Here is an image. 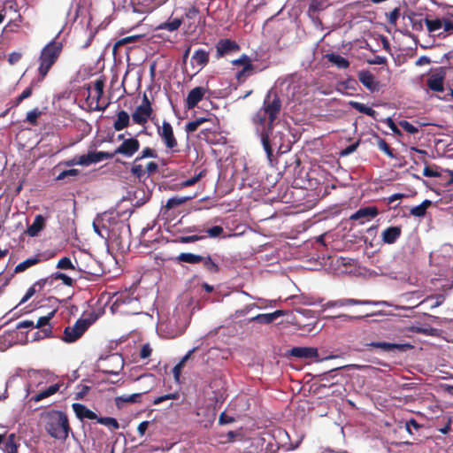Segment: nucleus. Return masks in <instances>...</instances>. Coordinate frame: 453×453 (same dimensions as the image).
Segmentation results:
<instances>
[{
    "instance_id": "1",
    "label": "nucleus",
    "mask_w": 453,
    "mask_h": 453,
    "mask_svg": "<svg viewBox=\"0 0 453 453\" xmlns=\"http://www.w3.org/2000/svg\"><path fill=\"white\" fill-rule=\"evenodd\" d=\"M280 107L281 103L280 98L274 92L270 90L264 100L263 106L257 111L253 118L256 133L260 137L263 149L270 163L273 161V148L270 134L273 130V123L277 118Z\"/></svg>"
},
{
    "instance_id": "2",
    "label": "nucleus",
    "mask_w": 453,
    "mask_h": 453,
    "mask_svg": "<svg viewBox=\"0 0 453 453\" xmlns=\"http://www.w3.org/2000/svg\"><path fill=\"white\" fill-rule=\"evenodd\" d=\"M44 422L45 430L52 438L61 441L67 439L71 427L67 415L64 411H49L45 415Z\"/></svg>"
},
{
    "instance_id": "3",
    "label": "nucleus",
    "mask_w": 453,
    "mask_h": 453,
    "mask_svg": "<svg viewBox=\"0 0 453 453\" xmlns=\"http://www.w3.org/2000/svg\"><path fill=\"white\" fill-rule=\"evenodd\" d=\"M63 49L61 42L53 40L43 47L39 58L40 65L38 68L42 80L47 75L51 66L58 58Z\"/></svg>"
},
{
    "instance_id": "4",
    "label": "nucleus",
    "mask_w": 453,
    "mask_h": 453,
    "mask_svg": "<svg viewBox=\"0 0 453 453\" xmlns=\"http://www.w3.org/2000/svg\"><path fill=\"white\" fill-rule=\"evenodd\" d=\"M351 305H384L391 306L388 301H372V300H359L355 298H341L337 300H330L321 305L322 311L331 308H341Z\"/></svg>"
},
{
    "instance_id": "5",
    "label": "nucleus",
    "mask_w": 453,
    "mask_h": 453,
    "mask_svg": "<svg viewBox=\"0 0 453 453\" xmlns=\"http://www.w3.org/2000/svg\"><path fill=\"white\" fill-rule=\"evenodd\" d=\"M157 134L168 150L172 152L178 151V142L174 136L173 127L168 121L164 120L162 126L157 127Z\"/></svg>"
},
{
    "instance_id": "6",
    "label": "nucleus",
    "mask_w": 453,
    "mask_h": 453,
    "mask_svg": "<svg viewBox=\"0 0 453 453\" xmlns=\"http://www.w3.org/2000/svg\"><path fill=\"white\" fill-rule=\"evenodd\" d=\"M152 114L150 102L146 94L143 95L142 104L136 107L132 114V119L135 124L145 125Z\"/></svg>"
},
{
    "instance_id": "7",
    "label": "nucleus",
    "mask_w": 453,
    "mask_h": 453,
    "mask_svg": "<svg viewBox=\"0 0 453 453\" xmlns=\"http://www.w3.org/2000/svg\"><path fill=\"white\" fill-rule=\"evenodd\" d=\"M88 326L87 319H78L73 326L65 327L63 340L66 342H75L84 334Z\"/></svg>"
},
{
    "instance_id": "8",
    "label": "nucleus",
    "mask_w": 453,
    "mask_h": 453,
    "mask_svg": "<svg viewBox=\"0 0 453 453\" xmlns=\"http://www.w3.org/2000/svg\"><path fill=\"white\" fill-rule=\"evenodd\" d=\"M104 82L101 79H97L93 83L92 87H88V100L90 101V105L96 104L94 106V109L96 111H104L105 109L104 107L99 106V101L104 94Z\"/></svg>"
},
{
    "instance_id": "9",
    "label": "nucleus",
    "mask_w": 453,
    "mask_h": 453,
    "mask_svg": "<svg viewBox=\"0 0 453 453\" xmlns=\"http://www.w3.org/2000/svg\"><path fill=\"white\" fill-rule=\"evenodd\" d=\"M29 377L31 379V384H35L36 387H41L48 383H53L58 379L57 375L47 370H33L29 372Z\"/></svg>"
},
{
    "instance_id": "10",
    "label": "nucleus",
    "mask_w": 453,
    "mask_h": 453,
    "mask_svg": "<svg viewBox=\"0 0 453 453\" xmlns=\"http://www.w3.org/2000/svg\"><path fill=\"white\" fill-rule=\"evenodd\" d=\"M108 221L109 216L105 213L101 216H97L93 221V229L95 233L104 240L111 239V231L107 225Z\"/></svg>"
},
{
    "instance_id": "11",
    "label": "nucleus",
    "mask_w": 453,
    "mask_h": 453,
    "mask_svg": "<svg viewBox=\"0 0 453 453\" xmlns=\"http://www.w3.org/2000/svg\"><path fill=\"white\" fill-rule=\"evenodd\" d=\"M140 148V142L135 138H129L124 142L115 150L113 153L124 155L127 157H132Z\"/></svg>"
},
{
    "instance_id": "12",
    "label": "nucleus",
    "mask_w": 453,
    "mask_h": 453,
    "mask_svg": "<svg viewBox=\"0 0 453 453\" xmlns=\"http://www.w3.org/2000/svg\"><path fill=\"white\" fill-rule=\"evenodd\" d=\"M233 65H242L243 68L236 73V78L239 81H244L246 77L250 76L252 73L253 66L248 56L242 55L240 58L233 60Z\"/></svg>"
},
{
    "instance_id": "13",
    "label": "nucleus",
    "mask_w": 453,
    "mask_h": 453,
    "mask_svg": "<svg viewBox=\"0 0 453 453\" xmlns=\"http://www.w3.org/2000/svg\"><path fill=\"white\" fill-rule=\"evenodd\" d=\"M444 77L445 73L441 70L433 73L426 81L427 87L433 91L442 92Z\"/></svg>"
},
{
    "instance_id": "14",
    "label": "nucleus",
    "mask_w": 453,
    "mask_h": 453,
    "mask_svg": "<svg viewBox=\"0 0 453 453\" xmlns=\"http://www.w3.org/2000/svg\"><path fill=\"white\" fill-rule=\"evenodd\" d=\"M378 215V210L374 206L363 207L350 216L352 220H361V223L370 220Z\"/></svg>"
},
{
    "instance_id": "15",
    "label": "nucleus",
    "mask_w": 453,
    "mask_h": 453,
    "mask_svg": "<svg viewBox=\"0 0 453 453\" xmlns=\"http://www.w3.org/2000/svg\"><path fill=\"white\" fill-rule=\"evenodd\" d=\"M62 383L54 381L53 383H50V385L45 388L41 389L38 393L35 394L31 397V401L35 403H38L42 401V399H45L47 397H50L56 394L61 388Z\"/></svg>"
},
{
    "instance_id": "16",
    "label": "nucleus",
    "mask_w": 453,
    "mask_h": 453,
    "mask_svg": "<svg viewBox=\"0 0 453 453\" xmlns=\"http://www.w3.org/2000/svg\"><path fill=\"white\" fill-rule=\"evenodd\" d=\"M62 383L54 381L53 383H50V385L45 388L41 389L38 393L35 394L31 397V401L35 403H38L42 401V399H45L47 397H50L56 394L61 388Z\"/></svg>"
},
{
    "instance_id": "17",
    "label": "nucleus",
    "mask_w": 453,
    "mask_h": 453,
    "mask_svg": "<svg viewBox=\"0 0 453 453\" xmlns=\"http://www.w3.org/2000/svg\"><path fill=\"white\" fill-rule=\"evenodd\" d=\"M205 89L202 87H196L189 91L186 99V106L188 109H193L203 99Z\"/></svg>"
},
{
    "instance_id": "18",
    "label": "nucleus",
    "mask_w": 453,
    "mask_h": 453,
    "mask_svg": "<svg viewBox=\"0 0 453 453\" xmlns=\"http://www.w3.org/2000/svg\"><path fill=\"white\" fill-rule=\"evenodd\" d=\"M293 357L299 358H318L319 352L316 348L312 347H295L290 350Z\"/></svg>"
},
{
    "instance_id": "19",
    "label": "nucleus",
    "mask_w": 453,
    "mask_h": 453,
    "mask_svg": "<svg viewBox=\"0 0 453 453\" xmlns=\"http://www.w3.org/2000/svg\"><path fill=\"white\" fill-rule=\"evenodd\" d=\"M72 408L77 418L81 420L84 418L97 420L98 418L97 415L91 410L88 409L84 404L74 403H73Z\"/></svg>"
},
{
    "instance_id": "20",
    "label": "nucleus",
    "mask_w": 453,
    "mask_h": 453,
    "mask_svg": "<svg viewBox=\"0 0 453 453\" xmlns=\"http://www.w3.org/2000/svg\"><path fill=\"white\" fill-rule=\"evenodd\" d=\"M327 7V4L322 0H312L308 8V15L314 23L319 22L318 13L324 11Z\"/></svg>"
},
{
    "instance_id": "21",
    "label": "nucleus",
    "mask_w": 453,
    "mask_h": 453,
    "mask_svg": "<svg viewBox=\"0 0 453 453\" xmlns=\"http://www.w3.org/2000/svg\"><path fill=\"white\" fill-rule=\"evenodd\" d=\"M216 48L218 57H222L227 53L239 50V46L237 45V43L228 39L220 40L218 42Z\"/></svg>"
},
{
    "instance_id": "22",
    "label": "nucleus",
    "mask_w": 453,
    "mask_h": 453,
    "mask_svg": "<svg viewBox=\"0 0 453 453\" xmlns=\"http://www.w3.org/2000/svg\"><path fill=\"white\" fill-rule=\"evenodd\" d=\"M209 61V54L206 50L199 49L196 50L191 58V64L193 66L198 68L200 71Z\"/></svg>"
},
{
    "instance_id": "23",
    "label": "nucleus",
    "mask_w": 453,
    "mask_h": 453,
    "mask_svg": "<svg viewBox=\"0 0 453 453\" xmlns=\"http://www.w3.org/2000/svg\"><path fill=\"white\" fill-rule=\"evenodd\" d=\"M401 235L399 226H389L381 233L382 241L388 244L395 243Z\"/></svg>"
},
{
    "instance_id": "24",
    "label": "nucleus",
    "mask_w": 453,
    "mask_h": 453,
    "mask_svg": "<svg viewBox=\"0 0 453 453\" xmlns=\"http://www.w3.org/2000/svg\"><path fill=\"white\" fill-rule=\"evenodd\" d=\"M284 315V311L281 310L275 311L272 313L257 314L252 317L250 321H254L261 324H270L280 316Z\"/></svg>"
},
{
    "instance_id": "25",
    "label": "nucleus",
    "mask_w": 453,
    "mask_h": 453,
    "mask_svg": "<svg viewBox=\"0 0 453 453\" xmlns=\"http://www.w3.org/2000/svg\"><path fill=\"white\" fill-rule=\"evenodd\" d=\"M360 82L369 90L374 91L377 88V82L374 76L369 71H361L358 73Z\"/></svg>"
},
{
    "instance_id": "26",
    "label": "nucleus",
    "mask_w": 453,
    "mask_h": 453,
    "mask_svg": "<svg viewBox=\"0 0 453 453\" xmlns=\"http://www.w3.org/2000/svg\"><path fill=\"white\" fill-rule=\"evenodd\" d=\"M326 58L339 69H347L349 66V61L337 53H328Z\"/></svg>"
},
{
    "instance_id": "27",
    "label": "nucleus",
    "mask_w": 453,
    "mask_h": 453,
    "mask_svg": "<svg viewBox=\"0 0 453 453\" xmlns=\"http://www.w3.org/2000/svg\"><path fill=\"white\" fill-rule=\"evenodd\" d=\"M86 156L88 161V165H90L92 164H96L105 159H111L115 156V153H110L105 151H93L88 152V154H86Z\"/></svg>"
},
{
    "instance_id": "28",
    "label": "nucleus",
    "mask_w": 453,
    "mask_h": 453,
    "mask_svg": "<svg viewBox=\"0 0 453 453\" xmlns=\"http://www.w3.org/2000/svg\"><path fill=\"white\" fill-rule=\"evenodd\" d=\"M117 307H120L121 305H131L133 310H137L138 308V299L130 296L128 293L121 294L119 297L116 298L115 303Z\"/></svg>"
},
{
    "instance_id": "29",
    "label": "nucleus",
    "mask_w": 453,
    "mask_h": 453,
    "mask_svg": "<svg viewBox=\"0 0 453 453\" xmlns=\"http://www.w3.org/2000/svg\"><path fill=\"white\" fill-rule=\"evenodd\" d=\"M372 315V314L354 316V315L342 313V314H338L335 316H326V319L332 322H336L337 320L342 321V322H353V321L360 320L364 318H366V317H369Z\"/></svg>"
},
{
    "instance_id": "30",
    "label": "nucleus",
    "mask_w": 453,
    "mask_h": 453,
    "mask_svg": "<svg viewBox=\"0 0 453 453\" xmlns=\"http://www.w3.org/2000/svg\"><path fill=\"white\" fill-rule=\"evenodd\" d=\"M130 117L125 111H120L117 114V119L113 123V127L116 131H121L129 126Z\"/></svg>"
},
{
    "instance_id": "31",
    "label": "nucleus",
    "mask_w": 453,
    "mask_h": 453,
    "mask_svg": "<svg viewBox=\"0 0 453 453\" xmlns=\"http://www.w3.org/2000/svg\"><path fill=\"white\" fill-rule=\"evenodd\" d=\"M45 219L42 215L35 216L34 222L28 226L27 234L31 237L38 235L44 226Z\"/></svg>"
},
{
    "instance_id": "32",
    "label": "nucleus",
    "mask_w": 453,
    "mask_h": 453,
    "mask_svg": "<svg viewBox=\"0 0 453 453\" xmlns=\"http://www.w3.org/2000/svg\"><path fill=\"white\" fill-rule=\"evenodd\" d=\"M142 393H134L132 395H123L115 398V403L118 407H121L124 403H134L141 402Z\"/></svg>"
},
{
    "instance_id": "33",
    "label": "nucleus",
    "mask_w": 453,
    "mask_h": 453,
    "mask_svg": "<svg viewBox=\"0 0 453 453\" xmlns=\"http://www.w3.org/2000/svg\"><path fill=\"white\" fill-rule=\"evenodd\" d=\"M17 3L13 0L6 1L4 4L2 12H4V15L10 16L12 13L16 15L15 18L11 17L10 19L12 21L20 20V14H17Z\"/></svg>"
},
{
    "instance_id": "34",
    "label": "nucleus",
    "mask_w": 453,
    "mask_h": 453,
    "mask_svg": "<svg viewBox=\"0 0 453 453\" xmlns=\"http://www.w3.org/2000/svg\"><path fill=\"white\" fill-rule=\"evenodd\" d=\"M432 201L426 199L420 204L412 207L410 210V213L418 218H422L426 215V210L431 206Z\"/></svg>"
},
{
    "instance_id": "35",
    "label": "nucleus",
    "mask_w": 453,
    "mask_h": 453,
    "mask_svg": "<svg viewBox=\"0 0 453 453\" xmlns=\"http://www.w3.org/2000/svg\"><path fill=\"white\" fill-rule=\"evenodd\" d=\"M16 435L14 434H11L4 440L2 449L5 453H18V446L15 442Z\"/></svg>"
},
{
    "instance_id": "36",
    "label": "nucleus",
    "mask_w": 453,
    "mask_h": 453,
    "mask_svg": "<svg viewBox=\"0 0 453 453\" xmlns=\"http://www.w3.org/2000/svg\"><path fill=\"white\" fill-rule=\"evenodd\" d=\"M182 20L180 19L175 18L159 24L157 29L173 32L179 29Z\"/></svg>"
},
{
    "instance_id": "37",
    "label": "nucleus",
    "mask_w": 453,
    "mask_h": 453,
    "mask_svg": "<svg viewBox=\"0 0 453 453\" xmlns=\"http://www.w3.org/2000/svg\"><path fill=\"white\" fill-rule=\"evenodd\" d=\"M177 259L188 264H198L203 260V257L193 253H180Z\"/></svg>"
},
{
    "instance_id": "38",
    "label": "nucleus",
    "mask_w": 453,
    "mask_h": 453,
    "mask_svg": "<svg viewBox=\"0 0 453 453\" xmlns=\"http://www.w3.org/2000/svg\"><path fill=\"white\" fill-rule=\"evenodd\" d=\"M349 104L352 108L357 110L360 113H364L370 117H374L376 114V111L372 109L371 107L365 105V104L359 103V102H350Z\"/></svg>"
},
{
    "instance_id": "39",
    "label": "nucleus",
    "mask_w": 453,
    "mask_h": 453,
    "mask_svg": "<svg viewBox=\"0 0 453 453\" xmlns=\"http://www.w3.org/2000/svg\"><path fill=\"white\" fill-rule=\"evenodd\" d=\"M38 262H39L38 257H29V258L24 260L23 262L19 263V265H17L15 267V272L16 273L24 272L27 268L36 265Z\"/></svg>"
},
{
    "instance_id": "40",
    "label": "nucleus",
    "mask_w": 453,
    "mask_h": 453,
    "mask_svg": "<svg viewBox=\"0 0 453 453\" xmlns=\"http://www.w3.org/2000/svg\"><path fill=\"white\" fill-rule=\"evenodd\" d=\"M425 24L430 33H435L442 28V20L440 19H425Z\"/></svg>"
},
{
    "instance_id": "41",
    "label": "nucleus",
    "mask_w": 453,
    "mask_h": 453,
    "mask_svg": "<svg viewBox=\"0 0 453 453\" xmlns=\"http://www.w3.org/2000/svg\"><path fill=\"white\" fill-rule=\"evenodd\" d=\"M97 422L108 427H111L115 430L119 428L118 420L111 417H100L97 418Z\"/></svg>"
},
{
    "instance_id": "42",
    "label": "nucleus",
    "mask_w": 453,
    "mask_h": 453,
    "mask_svg": "<svg viewBox=\"0 0 453 453\" xmlns=\"http://www.w3.org/2000/svg\"><path fill=\"white\" fill-rule=\"evenodd\" d=\"M368 347L380 349L384 351H391L396 348V345L394 343L385 342H372L367 344Z\"/></svg>"
},
{
    "instance_id": "43",
    "label": "nucleus",
    "mask_w": 453,
    "mask_h": 453,
    "mask_svg": "<svg viewBox=\"0 0 453 453\" xmlns=\"http://www.w3.org/2000/svg\"><path fill=\"white\" fill-rule=\"evenodd\" d=\"M57 268L60 270H75V266L70 257H64L57 264Z\"/></svg>"
},
{
    "instance_id": "44",
    "label": "nucleus",
    "mask_w": 453,
    "mask_h": 453,
    "mask_svg": "<svg viewBox=\"0 0 453 453\" xmlns=\"http://www.w3.org/2000/svg\"><path fill=\"white\" fill-rule=\"evenodd\" d=\"M223 375L221 372L217 371L214 372V380L210 382V388L213 390H219V388H223L224 382H223Z\"/></svg>"
},
{
    "instance_id": "45",
    "label": "nucleus",
    "mask_w": 453,
    "mask_h": 453,
    "mask_svg": "<svg viewBox=\"0 0 453 453\" xmlns=\"http://www.w3.org/2000/svg\"><path fill=\"white\" fill-rule=\"evenodd\" d=\"M187 197L182 196H173L167 200L165 208L170 210L173 208H175L182 203H184L187 201Z\"/></svg>"
},
{
    "instance_id": "46",
    "label": "nucleus",
    "mask_w": 453,
    "mask_h": 453,
    "mask_svg": "<svg viewBox=\"0 0 453 453\" xmlns=\"http://www.w3.org/2000/svg\"><path fill=\"white\" fill-rule=\"evenodd\" d=\"M207 119L205 118H199L194 121H190L186 125L185 130L187 133H193L197 130L198 127L201 126Z\"/></svg>"
},
{
    "instance_id": "47",
    "label": "nucleus",
    "mask_w": 453,
    "mask_h": 453,
    "mask_svg": "<svg viewBox=\"0 0 453 453\" xmlns=\"http://www.w3.org/2000/svg\"><path fill=\"white\" fill-rule=\"evenodd\" d=\"M53 276H54L55 280H62L63 284L65 286L71 287L73 284V280L70 276H68L67 274H65L64 273L56 272V273H53Z\"/></svg>"
},
{
    "instance_id": "48",
    "label": "nucleus",
    "mask_w": 453,
    "mask_h": 453,
    "mask_svg": "<svg viewBox=\"0 0 453 453\" xmlns=\"http://www.w3.org/2000/svg\"><path fill=\"white\" fill-rule=\"evenodd\" d=\"M254 308H259V306H257L256 303H250V304H248L246 305L244 308L242 309H239V310H236L234 311V317L235 319H238V318H241V317H243L245 315H247L251 310H253Z\"/></svg>"
},
{
    "instance_id": "49",
    "label": "nucleus",
    "mask_w": 453,
    "mask_h": 453,
    "mask_svg": "<svg viewBox=\"0 0 453 453\" xmlns=\"http://www.w3.org/2000/svg\"><path fill=\"white\" fill-rule=\"evenodd\" d=\"M399 126L407 133L411 134H417L418 132V128L410 123L407 120H402L399 122Z\"/></svg>"
},
{
    "instance_id": "50",
    "label": "nucleus",
    "mask_w": 453,
    "mask_h": 453,
    "mask_svg": "<svg viewBox=\"0 0 453 453\" xmlns=\"http://www.w3.org/2000/svg\"><path fill=\"white\" fill-rule=\"evenodd\" d=\"M202 262H203V265L208 271L211 273H217L219 271L218 265L214 261H212L210 256L203 257V260Z\"/></svg>"
},
{
    "instance_id": "51",
    "label": "nucleus",
    "mask_w": 453,
    "mask_h": 453,
    "mask_svg": "<svg viewBox=\"0 0 453 453\" xmlns=\"http://www.w3.org/2000/svg\"><path fill=\"white\" fill-rule=\"evenodd\" d=\"M378 147L379 149L383 151L386 155H388L389 157L393 158L395 157V155L393 154L392 150L387 143V142L383 139H380L378 141Z\"/></svg>"
},
{
    "instance_id": "52",
    "label": "nucleus",
    "mask_w": 453,
    "mask_h": 453,
    "mask_svg": "<svg viewBox=\"0 0 453 453\" xmlns=\"http://www.w3.org/2000/svg\"><path fill=\"white\" fill-rule=\"evenodd\" d=\"M55 311H50L48 315L40 317L35 326L37 328H41L49 324L50 320L53 318Z\"/></svg>"
},
{
    "instance_id": "53",
    "label": "nucleus",
    "mask_w": 453,
    "mask_h": 453,
    "mask_svg": "<svg viewBox=\"0 0 453 453\" xmlns=\"http://www.w3.org/2000/svg\"><path fill=\"white\" fill-rule=\"evenodd\" d=\"M442 20V28H443V31L442 32H439L437 34V36L439 37H445L446 36V33L450 31V30H453V20H450V19H441Z\"/></svg>"
},
{
    "instance_id": "54",
    "label": "nucleus",
    "mask_w": 453,
    "mask_h": 453,
    "mask_svg": "<svg viewBox=\"0 0 453 453\" xmlns=\"http://www.w3.org/2000/svg\"><path fill=\"white\" fill-rule=\"evenodd\" d=\"M223 232H224V229L220 226H214L210 227L205 230V233L211 238L219 237Z\"/></svg>"
},
{
    "instance_id": "55",
    "label": "nucleus",
    "mask_w": 453,
    "mask_h": 453,
    "mask_svg": "<svg viewBox=\"0 0 453 453\" xmlns=\"http://www.w3.org/2000/svg\"><path fill=\"white\" fill-rule=\"evenodd\" d=\"M41 115V111L38 108H35L27 113L26 119L30 124H35L37 122V119Z\"/></svg>"
},
{
    "instance_id": "56",
    "label": "nucleus",
    "mask_w": 453,
    "mask_h": 453,
    "mask_svg": "<svg viewBox=\"0 0 453 453\" xmlns=\"http://www.w3.org/2000/svg\"><path fill=\"white\" fill-rule=\"evenodd\" d=\"M79 170L78 169H69V170H65L63 172H61L58 176H57V180H65V178L67 177H75L79 174Z\"/></svg>"
},
{
    "instance_id": "57",
    "label": "nucleus",
    "mask_w": 453,
    "mask_h": 453,
    "mask_svg": "<svg viewBox=\"0 0 453 453\" xmlns=\"http://www.w3.org/2000/svg\"><path fill=\"white\" fill-rule=\"evenodd\" d=\"M205 238L204 235H198V234H193V235H186L180 237V242L182 243H190L195 242L200 240H203Z\"/></svg>"
},
{
    "instance_id": "58",
    "label": "nucleus",
    "mask_w": 453,
    "mask_h": 453,
    "mask_svg": "<svg viewBox=\"0 0 453 453\" xmlns=\"http://www.w3.org/2000/svg\"><path fill=\"white\" fill-rule=\"evenodd\" d=\"M203 344V342H201L200 344L195 346L194 348H192L191 349H189L182 357L181 359L180 360V362L178 363V365H181V366L183 367L185 363L191 357V356L193 355V353H195L196 350H198L201 347V345Z\"/></svg>"
},
{
    "instance_id": "59",
    "label": "nucleus",
    "mask_w": 453,
    "mask_h": 453,
    "mask_svg": "<svg viewBox=\"0 0 453 453\" xmlns=\"http://www.w3.org/2000/svg\"><path fill=\"white\" fill-rule=\"evenodd\" d=\"M131 173L139 179L142 178L145 175V171L142 165L136 164L135 161L131 168Z\"/></svg>"
},
{
    "instance_id": "60",
    "label": "nucleus",
    "mask_w": 453,
    "mask_h": 453,
    "mask_svg": "<svg viewBox=\"0 0 453 453\" xmlns=\"http://www.w3.org/2000/svg\"><path fill=\"white\" fill-rule=\"evenodd\" d=\"M423 175L426 177H439L441 173L437 167L426 166L423 170Z\"/></svg>"
},
{
    "instance_id": "61",
    "label": "nucleus",
    "mask_w": 453,
    "mask_h": 453,
    "mask_svg": "<svg viewBox=\"0 0 453 453\" xmlns=\"http://www.w3.org/2000/svg\"><path fill=\"white\" fill-rule=\"evenodd\" d=\"M147 157H157L156 152L150 149V148H145L142 150L141 156L137 157L135 158V162L139 161L142 158H147Z\"/></svg>"
},
{
    "instance_id": "62",
    "label": "nucleus",
    "mask_w": 453,
    "mask_h": 453,
    "mask_svg": "<svg viewBox=\"0 0 453 453\" xmlns=\"http://www.w3.org/2000/svg\"><path fill=\"white\" fill-rule=\"evenodd\" d=\"M388 21L391 25H395L399 18V10L395 8L389 13H387Z\"/></svg>"
},
{
    "instance_id": "63",
    "label": "nucleus",
    "mask_w": 453,
    "mask_h": 453,
    "mask_svg": "<svg viewBox=\"0 0 453 453\" xmlns=\"http://www.w3.org/2000/svg\"><path fill=\"white\" fill-rule=\"evenodd\" d=\"M140 38H141V35H131V36L124 37L116 42L115 47L135 42L136 40H138Z\"/></svg>"
},
{
    "instance_id": "64",
    "label": "nucleus",
    "mask_w": 453,
    "mask_h": 453,
    "mask_svg": "<svg viewBox=\"0 0 453 453\" xmlns=\"http://www.w3.org/2000/svg\"><path fill=\"white\" fill-rule=\"evenodd\" d=\"M234 421V418L232 416L226 415L225 412H222L219 415V425H227V424L233 423Z\"/></svg>"
}]
</instances>
